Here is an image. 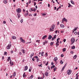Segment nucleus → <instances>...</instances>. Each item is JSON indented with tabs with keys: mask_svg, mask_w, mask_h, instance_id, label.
I'll list each match as a JSON object with an SVG mask.
<instances>
[{
	"mask_svg": "<svg viewBox=\"0 0 79 79\" xmlns=\"http://www.w3.org/2000/svg\"><path fill=\"white\" fill-rule=\"evenodd\" d=\"M31 3V0H29V3Z\"/></svg>",
	"mask_w": 79,
	"mask_h": 79,
	"instance_id": "63",
	"label": "nucleus"
},
{
	"mask_svg": "<svg viewBox=\"0 0 79 79\" xmlns=\"http://www.w3.org/2000/svg\"><path fill=\"white\" fill-rule=\"evenodd\" d=\"M13 75H12L11 76H10V78L11 79V78H12V77H13Z\"/></svg>",
	"mask_w": 79,
	"mask_h": 79,
	"instance_id": "47",
	"label": "nucleus"
},
{
	"mask_svg": "<svg viewBox=\"0 0 79 79\" xmlns=\"http://www.w3.org/2000/svg\"><path fill=\"white\" fill-rule=\"evenodd\" d=\"M36 61L37 62H39V58L37 59Z\"/></svg>",
	"mask_w": 79,
	"mask_h": 79,
	"instance_id": "33",
	"label": "nucleus"
},
{
	"mask_svg": "<svg viewBox=\"0 0 79 79\" xmlns=\"http://www.w3.org/2000/svg\"><path fill=\"white\" fill-rule=\"evenodd\" d=\"M79 75H78L76 77V79H78V77H79Z\"/></svg>",
	"mask_w": 79,
	"mask_h": 79,
	"instance_id": "38",
	"label": "nucleus"
},
{
	"mask_svg": "<svg viewBox=\"0 0 79 79\" xmlns=\"http://www.w3.org/2000/svg\"><path fill=\"white\" fill-rule=\"evenodd\" d=\"M48 7H50V4H48Z\"/></svg>",
	"mask_w": 79,
	"mask_h": 79,
	"instance_id": "57",
	"label": "nucleus"
},
{
	"mask_svg": "<svg viewBox=\"0 0 79 79\" xmlns=\"http://www.w3.org/2000/svg\"><path fill=\"white\" fill-rule=\"evenodd\" d=\"M66 66V64H65L64 66L62 68L61 70V71H64V68H65Z\"/></svg>",
	"mask_w": 79,
	"mask_h": 79,
	"instance_id": "8",
	"label": "nucleus"
},
{
	"mask_svg": "<svg viewBox=\"0 0 79 79\" xmlns=\"http://www.w3.org/2000/svg\"><path fill=\"white\" fill-rule=\"evenodd\" d=\"M45 43H48V41H45Z\"/></svg>",
	"mask_w": 79,
	"mask_h": 79,
	"instance_id": "64",
	"label": "nucleus"
},
{
	"mask_svg": "<svg viewBox=\"0 0 79 79\" xmlns=\"http://www.w3.org/2000/svg\"><path fill=\"white\" fill-rule=\"evenodd\" d=\"M48 64V61L47 63L45 65L46 66H47Z\"/></svg>",
	"mask_w": 79,
	"mask_h": 79,
	"instance_id": "32",
	"label": "nucleus"
},
{
	"mask_svg": "<svg viewBox=\"0 0 79 79\" xmlns=\"http://www.w3.org/2000/svg\"><path fill=\"white\" fill-rule=\"evenodd\" d=\"M45 56L46 57L47 56H48V53H46L45 54Z\"/></svg>",
	"mask_w": 79,
	"mask_h": 79,
	"instance_id": "42",
	"label": "nucleus"
},
{
	"mask_svg": "<svg viewBox=\"0 0 79 79\" xmlns=\"http://www.w3.org/2000/svg\"><path fill=\"white\" fill-rule=\"evenodd\" d=\"M11 44H9L7 46L6 48L7 49H9L10 48H11Z\"/></svg>",
	"mask_w": 79,
	"mask_h": 79,
	"instance_id": "3",
	"label": "nucleus"
},
{
	"mask_svg": "<svg viewBox=\"0 0 79 79\" xmlns=\"http://www.w3.org/2000/svg\"><path fill=\"white\" fill-rule=\"evenodd\" d=\"M4 3H5V4L7 3H8V2L6 0H4Z\"/></svg>",
	"mask_w": 79,
	"mask_h": 79,
	"instance_id": "17",
	"label": "nucleus"
},
{
	"mask_svg": "<svg viewBox=\"0 0 79 79\" xmlns=\"http://www.w3.org/2000/svg\"><path fill=\"white\" fill-rule=\"evenodd\" d=\"M21 10L20 8H19L18 9H17V11L18 13H19L21 12Z\"/></svg>",
	"mask_w": 79,
	"mask_h": 79,
	"instance_id": "7",
	"label": "nucleus"
},
{
	"mask_svg": "<svg viewBox=\"0 0 79 79\" xmlns=\"http://www.w3.org/2000/svg\"><path fill=\"white\" fill-rule=\"evenodd\" d=\"M56 35H55L54 36V39H56Z\"/></svg>",
	"mask_w": 79,
	"mask_h": 79,
	"instance_id": "35",
	"label": "nucleus"
},
{
	"mask_svg": "<svg viewBox=\"0 0 79 79\" xmlns=\"http://www.w3.org/2000/svg\"><path fill=\"white\" fill-rule=\"evenodd\" d=\"M76 57H77V55H75V56H73V58L74 59H76Z\"/></svg>",
	"mask_w": 79,
	"mask_h": 79,
	"instance_id": "19",
	"label": "nucleus"
},
{
	"mask_svg": "<svg viewBox=\"0 0 79 79\" xmlns=\"http://www.w3.org/2000/svg\"><path fill=\"white\" fill-rule=\"evenodd\" d=\"M47 37V35H44V36L43 37L42 39L44 40V39H45V38H46Z\"/></svg>",
	"mask_w": 79,
	"mask_h": 79,
	"instance_id": "14",
	"label": "nucleus"
},
{
	"mask_svg": "<svg viewBox=\"0 0 79 79\" xmlns=\"http://www.w3.org/2000/svg\"><path fill=\"white\" fill-rule=\"evenodd\" d=\"M63 19V20H64V21H65V22H68V20H67V19H65V18H64Z\"/></svg>",
	"mask_w": 79,
	"mask_h": 79,
	"instance_id": "16",
	"label": "nucleus"
},
{
	"mask_svg": "<svg viewBox=\"0 0 79 79\" xmlns=\"http://www.w3.org/2000/svg\"><path fill=\"white\" fill-rule=\"evenodd\" d=\"M32 61H35V60L34 59V58H32Z\"/></svg>",
	"mask_w": 79,
	"mask_h": 79,
	"instance_id": "45",
	"label": "nucleus"
},
{
	"mask_svg": "<svg viewBox=\"0 0 79 79\" xmlns=\"http://www.w3.org/2000/svg\"><path fill=\"white\" fill-rule=\"evenodd\" d=\"M70 53H71V54H73V53H74V52H73V51H71V52H70Z\"/></svg>",
	"mask_w": 79,
	"mask_h": 79,
	"instance_id": "36",
	"label": "nucleus"
},
{
	"mask_svg": "<svg viewBox=\"0 0 79 79\" xmlns=\"http://www.w3.org/2000/svg\"><path fill=\"white\" fill-rule=\"evenodd\" d=\"M16 72H14L13 74V76H14V77H15V76H16Z\"/></svg>",
	"mask_w": 79,
	"mask_h": 79,
	"instance_id": "22",
	"label": "nucleus"
},
{
	"mask_svg": "<svg viewBox=\"0 0 79 79\" xmlns=\"http://www.w3.org/2000/svg\"><path fill=\"white\" fill-rule=\"evenodd\" d=\"M10 52H11V53H13V51H10Z\"/></svg>",
	"mask_w": 79,
	"mask_h": 79,
	"instance_id": "52",
	"label": "nucleus"
},
{
	"mask_svg": "<svg viewBox=\"0 0 79 79\" xmlns=\"http://www.w3.org/2000/svg\"><path fill=\"white\" fill-rule=\"evenodd\" d=\"M51 27L52 28H50V31H53V29L55 28V25L54 24H52V25H51Z\"/></svg>",
	"mask_w": 79,
	"mask_h": 79,
	"instance_id": "2",
	"label": "nucleus"
},
{
	"mask_svg": "<svg viewBox=\"0 0 79 79\" xmlns=\"http://www.w3.org/2000/svg\"><path fill=\"white\" fill-rule=\"evenodd\" d=\"M34 53H32V54L30 55V57H32V56H34Z\"/></svg>",
	"mask_w": 79,
	"mask_h": 79,
	"instance_id": "21",
	"label": "nucleus"
},
{
	"mask_svg": "<svg viewBox=\"0 0 79 79\" xmlns=\"http://www.w3.org/2000/svg\"><path fill=\"white\" fill-rule=\"evenodd\" d=\"M65 51H66V48H64V49H63V52H64Z\"/></svg>",
	"mask_w": 79,
	"mask_h": 79,
	"instance_id": "25",
	"label": "nucleus"
},
{
	"mask_svg": "<svg viewBox=\"0 0 79 79\" xmlns=\"http://www.w3.org/2000/svg\"><path fill=\"white\" fill-rule=\"evenodd\" d=\"M71 45H73V43H74V42H75V39H74V38H72L71 39Z\"/></svg>",
	"mask_w": 79,
	"mask_h": 79,
	"instance_id": "1",
	"label": "nucleus"
},
{
	"mask_svg": "<svg viewBox=\"0 0 79 79\" xmlns=\"http://www.w3.org/2000/svg\"><path fill=\"white\" fill-rule=\"evenodd\" d=\"M71 70H68L67 71V74H68L69 75V74H70L71 73Z\"/></svg>",
	"mask_w": 79,
	"mask_h": 79,
	"instance_id": "4",
	"label": "nucleus"
},
{
	"mask_svg": "<svg viewBox=\"0 0 79 79\" xmlns=\"http://www.w3.org/2000/svg\"><path fill=\"white\" fill-rule=\"evenodd\" d=\"M43 44L44 45H45V42H44L43 43Z\"/></svg>",
	"mask_w": 79,
	"mask_h": 79,
	"instance_id": "54",
	"label": "nucleus"
},
{
	"mask_svg": "<svg viewBox=\"0 0 79 79\" xmlns=\"http://www.w3.org/2000/svg\"><path fill=\"white\" fill-rule=\"evenodd\" d=\"M33 10L35 12V11H36V10H37V9L35 8V9H34Z\"/></svg>",
	"mask_w": 79,
	"mask_h": 79,
	"instance_id": "40",
	"label": "nucleus"
},
{
	"mask_svg": "<svg viewBox=\"0 0 79 79\" xmlns=\"http://www.w3.org/2000/svg\"><path fill=\"white\" fill-rule=\"evenodd\" d=\"M18 18H20L21 15L20 14H18Z\"/></svg>",
	"mask_w": 79,
	"mask_h": 79,
	"instance_id": "30",
	"label": "nucleus"
},
{
	"mask_svg": "<svg viewBox=\"0 0 79 79\" xmlns=\"http://www.w3.org/2000/svg\"><path fill=\"white\" fill-rule=\"evenodd\" d=\"M28 69V67L27 66H26L25 67V69H24V70L25 71H26Z\"/></svg>",
	"mask_w": 79,
	"mask_h": 79,
	"instance_id": "13",
	"label": "nucleus"
},
{
	"mask_svg": "<svg viewBox=\"0 0 79 79\" xmlns=\"http://www.w3.org/2000/svg\"><path fill=\"white\" fill-rule=\"evenodd\" d=\"M62 23H64V20H63V19H62Z\"/></svg>",
	"mask_w": 79,
	"mask_h": 79,
	"instance_id": "49",
	"label": "nucleus"
},
{
	"mask_svg": "<svg viewBox=\"0 0 79 79\" xmlns=\"http://www.w3.org/2000/svg\"><path fill=\"white\" fill-rule=\"evenodd\" d=\"M61 57H63L64 56V55L63 54H61Z\"/></svg>",
	"mask_w": 79,
	"mask_h": 79,
	"instance_id": "48",
	"label": "nucleus"
},
{
	"mask_svg": "<svg viewBox=\"0 0 79 79\" xmlns=\"http://www.w3.org/2000/svg\"><path fill=\"white\" fill-rule=\"evenodd\" d=\"M30 77H31V78H33V75H31Z\"/></svg>",
	"mask_w": 79,
	"mask_h": 79,
	"instance_id": "55",
	"label": "nucleus"
},
{
	"mask_svg": "<svg viewBox=\"0 0 79 79\" xmlns=\"http://www.w3.org/2000/svg\"><path fill=\"white\" fill-rule=\"evenodd\" d=\"M3 24H5L6 23V22L5 21H4L3 22Z\"/></svg>",
	"mask_w": 79,
	"mask_h": 79,
	"instance_id": "59",
	"label": "nucleus"
},
{
	"mask_svg": "<svg viewBox=\"0 0 79 79\" xmlns=\"http://www.w3.org/2000/svg\"><path fill=\"white\" fill-rule=\"evenodd\" d=\"M34 58H36L37 59V58H39L38 57V56H35L34 57Z\"/></svg>",
	"mask_w": 79,
	"mask_h": 79,
	"instance_id": "28",
	"label": "nucleus"
},
{
	"mask_svg": "<svg viewBox=\"0 0 79 79\" xmlns=\"http://www.w3.org/2000/svg\"><path fill=\"white\" fill-rule=\"evenodd\" d=\"M60 40V38H58L57 39V42H59L58 40Z\"/></svg>",
	"mask_w": 79,
	"mask_h": 79,
	"instance_id": "31",
	"label": "nucleus"
},
{
	"mask_svg": "<svg viewBox=\"0 0 79 79\" xmlns=\"http://www.w3.org/2000/svg\"><path fill=\"white\" fill-rule=\"evenodd\" d=\"M52 68H54L55 67V65H53L52 66Z\"/></svg>",
	"mask_w": 79,
	"mask_h": 79,
	"instance_id": "62",
	"label": "nucleus"
},
{
	"mask_svg": "<svg viewBox=\"0 0 79 79\" xmlns=\"http://www.w3.org/2000/svg\"><path fill=\"white\" fill-rule=\"evenodd\" d=\"M56 67L54 68L53 69V70L55 71H56Z\"/></svg>",
	"mask_w": 79,
	"mask_h": 79,
	"instance_id": "37",
	"label": "nucleus"
},
{
	"mask_svg": "<svg viewBox=\"0 0 79 79\" xmlns=\"http://www.w3.org/2000/svg\"><path fill=\"white\" fill-rule=\"evenodd\" d=\"M54 61H56L57 60H58V58H57V57H55L54 59Z\"/></svg>",
	"mask_w": 79,
	"mask_h": 79,
	"instance_id": "15",
	"label": "nucleus"
},
{
	"mask_svg": "<svg viewBox=\"0 0 79 79\" xmlns=\"http://www.w3.org/2000/svg\"><path fill=\"white\" fill-rule=\"evenodd\" d=\"M45 74L46 76H48V73L47 72H45Z\"/></svg>",
	"mask_w": 79,
	"mask_h": 79,
	"instance_id": "20",
	"label": "nucleus"
},
{
	"mask_svg": "<svg viewBox=\"0 0 79 79\" xmlns=\"http://www.w3.org/2000/svg\"><path fill=\"white\" fill-rule=\"evenodd\" d=\"M56 47L57 48L58 47V46L59 45V41L56 42Z\"/></svg>",
	"mask_w": 79,
	"mask_h": 79,
	"instance_id": "9",
	"label": "nucleus"
},
{
	"mask_svg": "<svg viewBox=\"0 0 79 79\" xmlns=\"http://www.w3.org/2000/svg\"><path fill=\"white\" fill-rule=\"evenodd\" d=\"M20 22L22 23L23 22V19H22L20 21Z\"/></svg>",
	"mask_w": 79,
	"mask_h": 79,
	"instance_id": "41",
	"label": "nucleus"
},
{
	"mask_svg": "<svg viewBox=\"0 0 79 79\" xmlns=\"http://www.w3.org/2000/svg\"><path fill=\"white\" fill-rule=\"evenodd\" d=\"M16 37H15V36H13L12 37V39H15Z\"/></svg>",
	"mask_w": 79,
	"mask_h": 79,
	"instance_id": "18",
	"label": "nucleus"
},
{
	"mask_svg": "<svg viewBox=\"0 0 79 79\" xmlns=\"http://www.w3.org/2000/svg\"><path fill=\"white\" fill-rule=\"evenodd\" d=\"M20 40L23 43H24L25 42V40H24L22 37H21L20 38Z\"/></svg>",
	"mask_w": 79,
	"mask_h": 79,
	"instance_id": "5",
	"label": "nucleus"
},
{
	"mask_svg": "<svg viewBox=\"0 0 79 79\" xmlns=\"http://www.w3.org/2000/svg\"><path fill=\"white\" fill-rule=\"evenodd\" d=\"M63 41L64 42H66V39H64L63 40Z\"/></svg>",
	"mask_w": 79,
	"mask_h": 79,
	"instance_id": "53",
	"label": "nucleus"
},
{
	"mask_svg": "<svg viewBox=\"0 0 79 79\" xmlns=\"http://www.w3.org/2000/svg\"><path fill=\"white\" fill-rule=\"evenodd\" d=\"M76 30H77V29L76 28H75L74 29H73L74 31H76Z\"/></svg>",
	"mask_w": 79,
	"mask_h": 79,
	"instance_id": "44",
	"label": "nucleus"
},
{
	"mask_svg": "<svg viewBox=\"0 0 79 79\" xmlns=\"http://www.w3.org/2000/svg\"><path fill=\"white\" fill-rule=\"evenodd\" d=\"M22 51L23 53V54H24V53H25V52L24 51V50L22 49Z\"/></svg>",
	"mask_w": 79,
	"mask_h": 79,
	"instance_id": "27",
	"label": "nucleus"
},
{
	"mask_svg": "<svg viewBox=\"0 0 79 79\" xmlns=\"http://www.w3.org/2000/svg\"><path fill=\"white\" fill-rule=\"evenodd\" d=\"M51 65H53V62L51 63Z\"/></svg>",
	"mask_w": 79,
	"mask_h": 79,
	"instance_id": "58",
	"label": "nucleus"
},
{
	"mask_svg": "<svg viewBox=\"0 0 79 79\" xmlns=\"http://www.w3.org/2000/svg\"><path fill=\"white\" fill-rule=\"evenodd\" d=\"M72 49H75V46H73L72 48Z\"/></svg>",
	"mask_w": 79,
	"mask_h": 79,
	"instance_id": "29",
	"label": "nucleus"
},
{
	"mask_svg": "<svg viewBox=\"0 0 79 79\" xmlns=\"http://www.w3.org/2000/svg\"><path fill=\"white\" fill-rule=\"evenodd\" d=\"M28 15H29V13H28V12H27V14L26 15V16H28Z\"/></svg>",
	"mask_w": 79,
	"mask_h": 79,
	"instance_id": "56",
	"label": "nucleus"
},
{
	"mask_svg": "<svg viewBox=\"0 0 79 79\" xmlns=\"http://www.w3.org/2000/svg\"><path fill=\"white\" fill-rule=\"evenodd\" d=\"M52 38V36L51 35H49V37H48V39L50 40Z\"/></svg>",
	"mask_w": 79,
	"mask_h": 79,
	"instance_id": "11",
	"label": "nucleus"
},
{
	"mask_svg": "<svg viewBox=\"0 0 79 79\" xmlns=\"http://www.w3.org/2000/svg\"><path fill=\"white\" fill-rule=\"evenodd\" d=\"M60 63L61 64H63V61L62 60H61L60 61Z\"/></svg>",
	"mask_w": 79,
	"mask_h": 79,
	"instance_id": "39",
	"label": "nucleus"
},
{
	"mask_svg": "<svg viewBox=\"0 0 79 79\" xmlns=\"http://www.w3.org/2000/svg\"><path fill=\"white\" fill-rule=\"evenodd\" d=\"M8 60H10L11 58L10 57H8Z\"/></svg>",
	"mask_w": 79,
	"mask_h": 79,
	"instance_id": "50",
	"label": "nucleus"
},
{
	"mask_svg": "<svg viewBox=\"0 0 79 79\" xmlns=\"http://www.w3.org/2000/svg\"><path fill=\"white\" fill-rule=\"evenodd\" d=\"M7 53V52H4V55H6Z\"/></svg>",
	"mask_w": 79,
	"mask_h": 79,
	"instance_id": "60",
	"label": "nucleus"
},
{
	"mask_svg": "<svg viewBox=\"0 0 79 79\" xmlns=\"http://www.w3.org/2000/svg\"><path fill=\"white\" fill-rule=\"evenodd\" d=\"M60 27L61 28H64V26L62 24H60Z\"/></svg>",
	"mask_w": 79,
	"mask_h": 79,
	"instance_id": "12",
	"label": "nucleus"
},
{
	"mask_svg": "<svg viewBox=\"0 0 79 79\" xmlns=\"http://www.w3.org/2000/svg\"><path fill=\"white\" fill-rule=\"evenodd\" d=\"M46 15V14H43V16H45Z\"/></svg>",
	"mask_w": 79,
	"mask_h": 79,
	"instance_id": "51",
	"label": "nucleus"
},
{
	"mask_svg": "<svg viewBox=\"0 0 79 79\" xmlns=\"http://www.w3.org/2000/svg\"><path fill=\"white\" fill-rule=\"evenodd\" d=\"M50 45L51 46H53V42H51L50 43Z\"/></svg>",
	"mask_w": 79,
	"mask_h": 79,
	"instance_id": "26",
	"label": "nucleus"
},
{
	"mask_svg": "<svg viewBox=\"0 0 79 79\" xmlns=\"http://www.w3.org/2000/svg\"><path fill=\"white\" fill-rule=\"evenodd\" d=\"M55 39L54 37H53V38H52V41L54 40H55Z\"/></svg>",
	"mask_w": 79,
	"mask_h": 79,
	"instance_id": "43",
	"label": "nucleus"
},
{
	"mask_svg": "<svg viewBox=\"0 0 79 79\" xmlns=\"http://www.w3.org/2000/svg\"><path fill=\"white\" fill-rule=\"evenodd\" d=\"M57 32H58V30H56L55 31V33H56V34H57Z\"/></svg>",
	"mask_w": 79,
	"mask_h": 79,
	"instance_id": "46",
	"label": "nucleus"
},
{
	"mask_svg": "<svg viewBox=\"0 0 79 79\" xmlns=\"http://www.w3.org/2000/svg\"><path fill=\"white\" fill-rule=\"evenodd\" d=\"M27 76V75H26V73L24 72L23 75V77L24 78L26 77Z\"/></svg>",
	"mask_w": 79,
	"mask_h": 79,
	"instance_id": "10",
	"label": "nucleus"
},
{
	"mask_svg": "<svg viewBox=\"0 0 79 79\" xmlns=\"http://www.w3.org/2000/svg\"><path fill=\"white\" fill-rule=\"evenodd\" d=\"M10 66H12L14 65V64H13V62H11V60H10Z\"/></svg>",
	"mask_w": 79,
	"mask_h": 79,
	"instance_id": "6",
	"label": "nucleus"
},
{
	"mask_svg": "<svg viewBox=\"0 0 79 79\" xmlns=\"http://www.w3.org/2000/svg\"><path fill=\"white\" fill-rule=\"evenodd\" d=\"M71 3H72V4H73V5H74L75 3H74V2H73V1H71Z\"/></svg>",
	"mask_w": 79,
	"mask_h": 79,
	"instance_id": "24",
	"label": "nucleus"
},
{
	"mask_svg": "<svg viewBox=\"0 0 79 79\" xmlns=\"http://www.w3.org/2000/svg\"><path fill=\"white\" fill-rule=\"evenodd\" d=\"M2 60H4V56H2Z\"/></svg>",
	"mask_w": 79,
	"mask_h": 79,
	"instance_id": "61",
	"label": "nucleus"
},
{
	"mask_svg": "<svg viewBox=\"0 0 79 79\" xmlns=\"http://www.w3.org/2000/svg\"><path fill=\"white\" fill-rule=\"evenodd\" d=\"M74 34L77 35V31H75L74 33Z\"/></svg>",
	"mask_w": 79,
	"mask_h": 79,
	"instance_id": "34",
	"label": "nucleus"
},
{
	"mask_svg": "<svg viewBox=\"0 0 79 79\" xmlns=\"http://www.w3.org/2000/svg\"><path fill=\"white\" fill-rule=\"evenodd\" d=\"M44 52H42L41 55L42 56H44Z\"/></svg>",
	"mask_w": 79,
	"mask_h": 79,
	"instance_id": "23",
	"label": "nucleus"
}]
</instances>
